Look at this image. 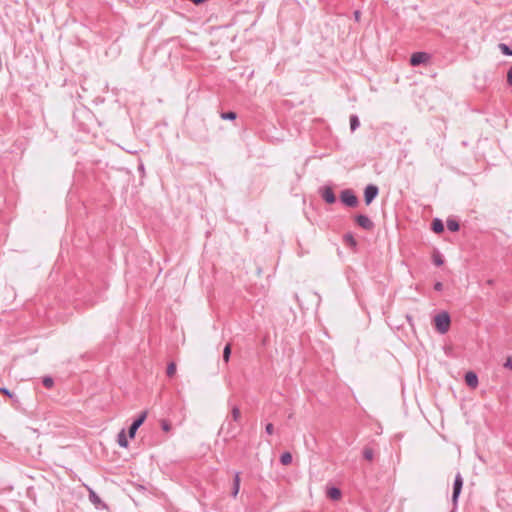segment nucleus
Segmentation results:
<instances>
[{
  "instance_id": "30",
  "label": "nucleus",
  "mask_w": 512,
  "mask_h": 512,
  "mask_svg": "<svg viewBox=\"0 0 512 512\" xmlns=\"http://www.w3.org/2000/svg\"><path fill=\"white\" fill-rule=\"evenodd\" d=\"M265 431L267 434L272 435L274 432V426L272 423H268L265 427Z\"/></svg>"
},
{
  "instance_id": "21",
  "label": "nucleus",
  "mask_w": 512,
  "mask_h": 512,
  "mask_svg": "<svg viewBox=\"0 0 512 512\" xmlns=\"http://www.w3.org/2000/svg\"><path fill=\"white\" fill-rule=\"evenodd\" d=\"M230 356H231V344L228 343V344H226V346L224 347V350H223V360L225 363L229 362Z\"/></svg>"
},
{
  "instance_id": "35",
  "label": "nucleus",
  "mask_w": 512,
  "mask_h": 512,
  "mask_svg": "<svg viewBox=\"0 0 512 512\" xmlns=\"http://www.w3.org/2000/svg\"><path fill=\"white\" fill-rule=\"evenodd\" d=\"M354 16H355L356 20H358L360 17V11H355Z\"/></svg>"
},
{
  "instance_id": "12",
  "label": "nucleus",
  "mask_w": 512,
  "mask_h": 512,
  "mask_svg": "<svg viewBox=\"0 0 512 512\" xmlns=\"http://www.w3.org/2000/svg\"><path fill=\"white\" fill-rule=\"evenodd\" d=\"M240 472H236L233 479V487L231 495L236 498L240 490Z\"/></svg>"
},
{
  "instance_id": "4",
  "label": "nucleus",
  "mask_w": 512,
  "mask_h": 512,
  "mask_svg": "<svg viewBox=\"0 0 512 512\" xmlns=\"http://www.w3.org/2000/svg\"><path fill=\"white\" fill-rule=\"evenodd\" d=\"M236 422L229 420V418L226 419V425H222L221 431L224 432L228 437L235 438L239 432L240 429L235 424Z\"/></svg>"
},
{
  "instance_id": "16",
  "label": "nucleus",
  "mask_w": 512,
  "mask_h": 512,
  "mask_svg": "<svg viewBox=\"0 0 512 512\" xmlns=\"http://www.w3.org/2000/svg\"><path fill=\"white\" fill-rule=\"evenodd\" d=\"M280 462L282 465H290L292 463V455L290 452H284L280 456Z\"/></svg>"
},
{
  "instance_id": "17",
  "label": "nucleus",
  "mask_w": 512,
  "mask_h": 512,
  "mask_svg": "<svg viewBox=\"0 0 512 512\" xmlns=\"http://www.w3.org/2000/svg\"><path fill=\"white\" fill-rule=\"evenodd\" d=\"M343 241L348 247L352 249L356 247V240L351 234H346L343 238Z\"/></svg>"
},
{
  "instance_id": "10",
  "label": "nucleus",
  "mask_w": 512,
  "mask_h": 512,
  "mask_svg": "<svg viewBox=\"0 0 512 512\" xmlns=\"http://www.w3.org/2000/svg\"><path fill=\"white\" fill-rule=\"evenodd\" d=\"M465 382L471 388H476L478 386V377L476 373L469 371L465 374Z\"/></svg>"
},
{
  "instance_id": "22",
  "label": "nucleus",
  "mask_w": 512,
  "mask_h": 512,
  "mask_svg": "<svg viewBox=\"0 0 512 512\" xmlns=\"http://www.w3.org/2000/svg\"><path fill=\"white\" fill-rule=\"evenodd\" d=\"M237 117V114L234 111H227L221 113V118L223 120H235Z\"/></svg>"
},
{
  "instance_id": "28",
  "label": "nucleus",
  "mask_w": 512,
  "mask_h": 512,
  "mask_svg": "<svg viewBox=\"0 0 512 512\" xmlns=\"http://www.w3.org/2000/svg\"><path fill=\"white\" fill-rule=\"evenodd\" d=\"M445 224H460V220L456 216H450L447 218Z\"/></svg>"
},
{
  "instance_id": "23",
  "label": "nucleus",
  "mask_w": 512,
  "mask_h": 512,
  "mask_svg": "<svg viewBox=\"0 0 512 512\" xmlns=\"http://www.w3.org/2000/svg\"><path fill=\"white\" fill-rule=\"evenodd\" d=\"M176 373V364L174 362H170L167 365L166 374L168 377H173Z\"/></svg>"
},
{
  "instance_id": "26",
  "label": "nucleus",
  "mask_w": 512,
  "mask_h": 512,
  "mask_svg": "<svg viewBox=\"0 0 512 512\" xmlns=\"http://www.w3.org/2000/svg\"><path fill=\"white\" fill-rule=\"evenodd\" d=\"M161 428L165 432H169L171 430V424L168 420L162 419L161 420Z\"/></svg>"
},
{
  "instance_id": "27",
  "label": "nucleus",
  "mask_w": 512,
  "mask_h": 512,
  "mask_svg": "<svg viewBox=\"0 0 512 512\" xmlns=\"http://www.w3.org/2000/svg\"><path fill=\"white\" fill-rule=\"evenodd\" d=\"M42 383L48 389L52 388L54 384L53 379L51 377H44Z\"/></svg>"
},
{
  "instance_id": "14",
  "label": "nucleus",
  "mask_w": 512,
  "mask_h": 512,
  "mask_svg": "<svg viewBox=\"0 0 512 512\" xmlns=\"http://www.w3.org/2000/svg\"><path fill=\"white\" fill-rule=\"evenodd\" d=\"M227 418H229V420L234 421L236 423H240V420H241L240 409L237 406H233L231 408V413Z\"/></svg>"
},
{
  "instance_id": "15",
  "label": "nucleus",
  "mask_w": 512,
  "mask_h": 512,
  "mask_svg": "<svg viewBox=\"0 0 512 512\" xmlns=\"http://www.w3.org/2000/svg\"><path fill=\"white\" fill-rule=\"evenodd\" d=\"M117 442L119 444V446L123 447V448H127L128 447V439H127V436L125 434V431L124 430H121L117 436Z\"/></svg>"
},
{
  "instance_id": "20",
  "label": "nucleus",
  "mask_w": 512,
  "mask_h": 512,
  "mask_svg": "<svg viewBox=\"0 0 512 512\" xmlns=\"http://www.w3.org/2000/svg\"><path fill=\"white\" fill-rule=\"evenodd\" d=\"M355 221H356L355 224H372L370 222V219L368 218V216H366L364 214L357 215L355 218Z\"/></svg>"
},
{
  "instance_id": "13",
  "label": "nucleus",
  "mask_w": 512,
  "mask_h": 512,
  "mask_svg": "<svg viewBox=\"0 0 512 512\" xmlns=\"http://www.w3.org/2000/svg\"><path fill=\"white\" fill-rule=\"evenodd\" d=\"M327 497L331 500L337 501L341 498V491L337 487H330L327 489Z\"/></svg>"
},
{
  "instance_id": "18",
  "label": "nucleus",
  "mask_w": 512,
  "mask_h": 512,
  "mask_svg": "<svg viewBox=\"0 0 512 512\" xmlns=\"http://www.w3.org/2000/svg\"><path fill=\"white\" fill-rule=\"evenodd\" d=\"M360 126V121L357 115L350 116V129L354 132Z\"/></svg>"
},
{
  "instance_id": "8",
  "label": "nucleus",
  "mask_w": 512,
  "mask_h": 512,
  "mask_svg": "<svg viewBox=\"0 0 512 512\" xmlns=\"http://www.w3.org/2000/svg\"><path fill=\"white\" fill-rule=\"evenodd\" d=\"M430 59V56L426 52H415L410 57V64L412 66H419L421 64L427 63Z\"/></svg>"
},
{
  "instance_id": "32",
  "label": "nucleus",
  "mask_w": 512,
  "mask_h": 512,
  "mask_svg": "<svg viewBox=\"0 0 512 512\" xmlns=\"http://www.w3.org/2000/svg\"><path fill=\"white\" fill-rule=\"evenodd\" d=\"M503 366L507 369L512 370V358L508 357Z\"/></svg>"
},
{
  "instance_id": "19",
  "label": "nucleus",
  "mask_w": 512,
  "mask_h": 512,
  "mask_svg": "<svg viewBox=\"0 0 512 512\" xmlns=\"http://www.w3.org/2000/svg\"><path fill=\"white\" fill-rule=\"evenodd\" d=\"M363 457L367 461H372L374 458V451L370 447H365L363 450Z\"/></svg>"
},
{
  "instance_id": "29",
  "label": "nucleus",
  "mask_w": 512,
  "mask_h": 512,
  "mask_svg": "<svg viewBox=\"0 0 512 512\" xmlns=\"http://www.w3.org/2000/svg\"><path fill=\"white\" fill-rule=\"evenodd\" d=\"M0 393H2L3 395H5L9 398H13V396H14V394L12 392H10V390H8L5 387H0Z\"/></svg>"
},
{
  "instance_id": "6",
  "label": "nucleus",
  "mask_w": 512,
  "mask_h": 512,
  "mask_svg": "<svg viewBox=\"0 0 512 512\" xmlns=\"http://www.w3.org/2000/svg\"><path fill=\"white\" fill-rule=\"evenodd\" d=\"M379 188L374 184H369L364 189V200L367 205L371 204L378 196Z\"/></svg>"
},
{
  "instance_id": "7",
  "label": "nucleus",
  "mask_w": 512,
  "mask_h": 512,
  "mask_svg": "<svg viewBox=\"0 0 512 512\" xmlns=\"http://www.w3.org/2000/svg\"><path fill=\"white\" fill-rule=\"evenodd\" d=\"M147 417V412L143 411L139 414V416L132 422L129 427L128 434L130 438H134L138 428L143 424Z\"/></svg>"
},
{
  "instance_id": "1",
  "label": "nucleus",
  "mask_w": 512,
  "mask_h": 512,
  "mask_svg": "<svg viewBox=\"0 0 512 512\" xmlns=\"http://www.w3.org/2000/svg\"><path fill=\"white\" fill-rule=\"evenodd\" d=\"M450 324H451L450 315L445 311L438 313L434 317L435 328L441 334H445L446 332H448V330L450 328Z\"/></svg>"
},
{
  "instance_id": "33",
  "label": "nucleus",
  "mask_w": 512,
  "mask_h": 512,
  "mask_svg": "<svg viewBox=\"0 0 512 512\" xmlns=\"http://www.w3.org/2000/svg\"><path fill=\"white\" fill-rule=\"evenodd\" d=\"M434 290L436 291H442L443 290V283L442 282H436L434 284Z\"/></svg>"
},
{
  "instance_id": "11",
  "label": "nucleus",
  "mask_w": 512,
  "mask_h": 512,
  "mask_svg": "<svg viewBox=\"0 0 512 512\" xmlns=\"http://www.w3.org/2000/svg\"><path fill=\"white\" fill-rule=\"evenodd\" d=\"M445 227L452 233L458 232L461 226H431L432 230L436 234H442L445 231Z\"/></svg>"
},
{
  "instance_id": "5",
  "label": "nucleus",
  "mask_w": 512,
  "mask_h": 512,
  "mask_svg": "<svg viewBox=\"0 0 512 512\" xmlns=\"http://www.w3.org/2000/svg\"><path fill=\"white\" fill-rule=\"evenodd\" d=\"M463 487V478L460 473H457L453 484L452 502L456 506L459 495Z\"/></svg>"
},
{
  "instance_id": "34",
  "label": "nucleus",
  "mask_w": 512,
  "mask_h": 512,
  "mask_svg": "<svg viewBox=\"0 0 512 512\" xmlns=\"http://www.w3.org/2000/svg\"><path fill=\"white\" fill-rule=\"evenodd\" d=\"M431 224H443V222L440 218H434Z\"/></svg>"
},
{
  "instance_id": "25",
  "label": "nucleus",
  "mask_w": 512,
  "mask_h": 512,
  "mask_svg": "<svg viewBox=\"0 0 512 512\" xmlns=\"http://www.w3.org/2000/svg\"><path fill=\"white\" fill-rule=\"evenodd\" d=\"M433 263H434L436 266H441V265H443L444 260H443L442 256H441L439 253H435V254L433 255Z\"/></svg>"
},
{
  "instance_id": "31",
  "label": "nucleus",
  "mask_w": 512,
  "mask_h": 512,
  "mask_svg": "<svg viewBox=\"0 0 512 512\" xmlns=\"http://www.w3.org/2000/svg\"><path fill=\"white\" fill-rule=\"evenodd\" d=\"M507 83L512 86V66L508 69L507 72Z\"/></svg>"
},
{
  "instance_id": "9",
  "label": "nucleus",
  "mask_w": 512,
  "mask_h": 512,
  "mask_svg": "<svg viewBox=\"0 0 512 512\" xmlns=\"http://www.w3.org/2000/svg\"><path fill=\"white\" fill-rule=\"evenodd\" d=\"M89 491V501L95 505L97 508H106V505L102 502L101 498L97 495V493L92 490L91 488H88Z\"/></svg>"
},
{
  "instance_id": "3",
  "label": "nucleus",
  "mask_w": 512,
  "mask_h": 512,
  "mask_svg": "<svg viewBox=\"0 0 512 512\" xmlns=\"http://www.w3.org/2000/svg\"><path fill=\"white\" fill-rule=\"evenodd\" d=\"M319 194L328 204H334L337 200L336 195L331 186L325 185L319 188Z\"/></svg>"
},
{
  "instance_id": "2",
  "label": "nucleus",
  "mask_w": 512,
  "mask_h": 512,
  "mask_svg": "<svg viewBox=\"0 0 512 512\" xmlns=\"http://www.w3.org/2000/svg\"><path fill=\"white\" fill-rule=\"evenodd\" d=\"M340 201L343 205L354 208L359 204L358 197L352 189H344L340 193Z\"/></svg>"
},
{
  "instance_id": "24",
  "label": "nucleus",
  "mask_w": 512,
  "mask_h": 512,
  "mask_svg": "<svg viewBox=\"0 0 512 512\" xmlns=\"http://www.w3.org/2000/svg\"><path fill=\"white\" fill-rule=\"evenodd\" d=\"M499 49L501 50V52H502L504 55L512 56V48H510L507 44H505V43H500V44H499Z\"/></svg>"
}]
</instances>
